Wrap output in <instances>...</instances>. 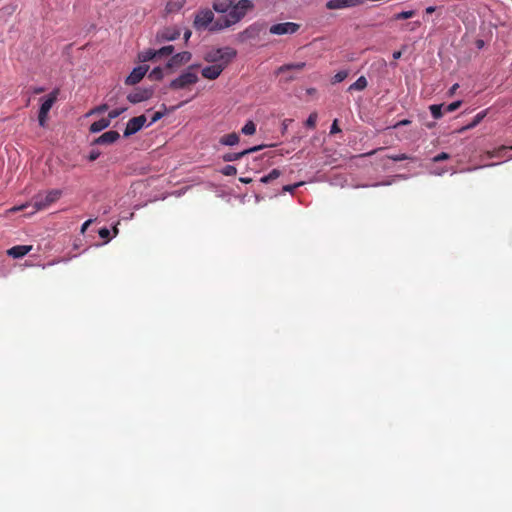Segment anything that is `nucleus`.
<instances>
[{
	"label": "nucleus",
	"mask_w": 512,
	"mask_h": 512,
	"mask_svg": "<svg viewBox=\"0 0 512 512\" xmlns=\"http://www.w3.org/2000/svg\"><path fill=\"white\" fill-rule=\"evenodd\" d=\"M252 8L251 0H239L236 4L231 5L228 14L217 18L214 29H225L238 23Z\"/></svg>",
	"instance_id": "obj_1"
},
{
	"label": "nucleus",
	"mask_w": 512,
	"mask_h": 512,
	"mask_svg": "<svg viewBox=\"0 0 512 512\" xmlns=\"http://www.w3.org/2000/svg\"><path fill=\"white\" fill-rule=\"evenodd\" d=\"M236 50L231 47H223L208 51L204 59L215 65H222L225 68L233 58L236 57Z\"/></svg>",
	"instance_id": "obj_2"
},
{
	"label": "nucleus",
	"mask_w": 512,
	"mask_h": 512,
	"mask_svg": "<svg viewBox=\"0 0 512 512\" xmlns=\"http://www.w3.org/2000/svg\"><path fill=\"white\" fill-rule=\"evenodd\" d=\"M217 19H214V14L210 9H203L196 13L193 26L197 31L208 30L210 32L221 31L222 29H214Z\"/></svg>",
	"instance_id": "obj_3"
},
{
	"label": "nucleus",
	"mask_w": 512,
	"mask_h": 512,
	"mask_svg": "<svg viewBox=\"0 0 512 512\" xmlns=\"http://www.w3.org/2000/svg\"><path fill=\"white\" fill-rule=\"evenodd\" d=\"M198 66L191 65L185 71H183L177 78L172 80L169 84V88L173 90L185 89L198 81V75L194 71Z\"/></svg>",
	"instance_id": "obj_4"
},
{
	"label": "nucleus",
	"mask_w": 512,
	"mask_h": 512,
	"mask_svg": "<svg viewBox=\"0 0 512 512\" xmlns=\"http://www.w3.org/2000/svg\"><path fill=\"white\" fill-rule=\"evenodd\" d=\"M61 194V190L54 189L46 193H40L36 195L33 200V206L35 210H43L49 207L52 203L56 202L60 198Z\"/></svg>",
	"instance_id": "obj_5"
},
{
	"label": "nucleus",
	"mask_w": 512,
	"mask_h": 512,
	"mask_svg": "<svg viewBox=\"0 0 512 512\" xmlns=\"http://www.w3.org/2000/svg\"><path fill=\"white\" fill-rule=\"evenodd\" d=\"M58 94L59 90L55 89L48 96L41 98L42 103L38 114V121L41 127H44L46 125L48 113L52 108L53 104L56 102Z\"/></svg>",
	"instance_id": "obj_6"
},
{
	"label": "nucleus",
	"mask_w": 512,
	"mask_h": 512,
	"mask_svg": "<svg viewBox=\"0 0 512 512\" xmlns=\"http://www.w3.org/2000/svg\"><path fill=\"white\" fill-rule=\"evenodd\" d=\"M300 29V25L294 22H283L273 24L269 32L273 35H292Z\"/></svg>",
	"instance_id": "obj_7"
},
{
	"label": "nucleus",
	"mask_w": 512,
	"mask_h": 512,
	"mask_svg": "<svg viewBox=\"0 0 512 512\" xmlns=\"http://www.w3.org/2000/svg\"><path fill=\"white\" fill-rule=\"evenodd\" d=\"M146 121H147V119H146L145 115H140V116L131 118L128 121L126 128L124 130V137H129V136L137 133L138 131H140L143 128V126L145 125Z\"/></svg>",
	"instance_id": "obj_8"
},
{
	"label": "nucleus",
	"mask_w": 512,
	"mask_h": 512,
	"mask_svg": "<svg viewBox=\"0 0 512 512\" xmlns=\"http://www.w3.org/2000/svg\"><path fill=\"white\" fill-rule=\"evenodd\" d=\"M365 0H329L326 8L329 10L345 9L363 4Z\"/></svg>",
	"instance_id": "obj_9"
},
{
	"label": "nucleus",
	"mask_w": 512,
	"mask_h": 512,
	"mask_svg": "<svg viewBox=\"0 0 512 512\" xmlns=\"http://www.w3.org/2000/svg\"><path fill=\"white\" fill-rule=\"evenodd\" d=\"M148 71V66L135 67L132 72L127 76L125 83L128 85H135L139 83Z\"/></svg>",
	"instance_id": "obj_10"
},
{
	"label": "nucleus",
	"mask_w": 512,
	"mask_h": 512,
	"mask_svg": "<svg viewBox=\"0 0 512 512\" xmlns=\"http://www.w3.org/2000/svg\"><path fill=\"white\" fill-rule=\"evenodd\" d=\"M180 36V29L177 27H166L157 33L159 41H172Z\"/></svg>",
	"instance_id": "obj_11"
},
{
	"label": "nucleus",
	"mask_w": 512,
	"mask_h": 512,
	"mask_svg": "<svg viewBox=\"0 0 512 512\" xmlns=\"http://www.w3.org/2000/svg\"><path fill=\"white\" fill-rule=\"evenodd\" d=\"M153 94V91L151 89H137L136 91L130 93L127 96V99L133 103H140L142 101H145L149 99Z\"/></svg>",
	"instance_id": "obj_12"
},
{
	"label": "nucleus",
	"mask_w": 512,
	"mask_h": 512,
	"mask_svg": "<svg viewBox=\"0 0 512 512\" xmlns=\"http://www.w3.org/2000/svg\"><path fill=\"white\" fill-rule=\"evenodd\" d=\"M263 146H254V147H251L249 149H245L241 152H230V153H226L222 156V159L225 161V162H233V161H237L239 159H241L243 156L247 155V154H250V153H253V152H256L260 149H262Z\"/></svg>",
	"instance_id": "obj_13"
},
{
	"label": "nucleus",
	"mask_w": 512,
	"mask_h": 512,
	"mask_svg": "<svg viewBox=\"0 0 512 512\" xmlns=\"http://www.w3.org/2000/svg\"><path fill=\"white\" fill-rule=\"evenodd\" d=\"M119 137L120 135L117 131L110 130L96 138L93 143L97 145H108L116 142Z\"/></svg>",
	"instance_id": "obj_14"
},
{
	"label": "nucleus",
	"mask_w": 512,
	"mask_h": 512,
	"mask_svg": "<svg viewBox=\"0 0 512 512\" xmlns=\"http://www.w3.org/2000/svg\"><path fill=\"white\" fill-rule=\"evenodd\" d=\"M224 69L222 65L212 64L211 66L204 67L201 73L204 78L215 80L221 75Z\"/></svg>",
	"instance_id": "obj_15"
},
{
	"label": "nucleus",
	"mask_w": 512,
	"mask_h": 512,
	"mask_svg": "<svg viewBox=\"0 0 512 512\" xmlns=\"http://www.w3.org/2000/svg\"><path fill=\"white\" fill-rule=\"evenodd\" d=\"M191 53L184 51L174 55L167 63V67H175L185 64L190 61Z\"/></svg>",
	"instance_id": "obj_16"
},
{
	"label": "nucleus",
	"mask_w": 512,
	"mask_h": 512,
	"mask_svg": "<svg viewBox=\"0 0 512 512\" xmlns=\"http://www.w3.org/2000/svg\"><path fill=\"white\" fill-rule=\"evenodd\" d=\"M32 250L31 245H17L8 249L7 254L13 258H22Z\"/></svg>",
	"instance_id": "obj_17"
},
{
	"label": "nucleus",
	"mask_w": 512,
	"mask_h": 512,
	"mask_svg": "<svg viewBox=\"0 0 512 512\" xmlns=\"http://www.w3.org/2000/svg\"><path fill=\"white\" fill-rule=\"evenodd\" d=\"M230 7L231 2L229 0H215L213 3L214 10L223 15L228 14Z\"/></svg>",
	"instance_id": "obj_18"
},
{
	"label": "nucleus",
	"mask_w": 512,
	"mask_h": 512,
	"mask_svg": "<svg viewBox=\"0 0 512 512\" xmlns=\"http://www.w3.org/2000/svg\"><path fill=\"white\" fill-rule=\"evenodd\" d=\"M240 141V137L237 133H230L222 136L219 139V143L225 146H234L238 144Z\"/></svg>",
	"instance_id": "obj_19"
},
{
	"label": "nucleus",
	"mask_w": 512,
	"mask_h": 512,
	"mask_svg": "<svg viewBox=\"0 0 512 512\" xmlns=\"http://www.w3.org/2000/svg\"><path fill=\"white\" fill-rule=\"evenodd\" d=\"M110 125V119L108 118H102L98 121H95L90 126V132L92 133H98L104 129H106Z\"/></svg>",
	"instance_id": "obj_20"
},
{
	"label": "nucleus",
	"mask_w": 512,
	"mask_h": 512,
	"mask_svg": "<svg viewBox=\"0 0 512 512\" xmlns=\"http://www.w3.org/2000/svg\"><path fill=\"white\" fill-rule=\"evenodd\" d=\"M367 85V79L364 76H360L354 83L349 86L348 91H362L367 87Z\"/></svg>",
	"instance_id": "obj_21"
},
{
	"label": "nucleus",
	"mask_w": 512,
	"mask_h": 512,
	"mask_svg": "<svg viewBox=\"0 0 512 512\" xmlns=\"http://www.w3.org/2000/svg\"><path fill=\"white\" fill-rule=\"evenodd\" d=\"M486 114H487L486 110L481 111L478 114H476L474 116L473 120L469 124H467L465 127H463L461 129V131L470 130V129H473L474 127H476L485 118Z\"/></svg>",
	"instance_id": "obj_22"
},
{
	"label": "nucleus",
	"mask_w": 512,
	"mask_h": 512,
	"mask_svg": "<svg viewBox=\"0 0 512 512\" xmlns=\"http://www.w3.org/2000/svg\"><path fill=\"white\" fill-rule=\"evenodd\" d=\"M281 175V172L279 169H272L267 175H264L263 177L260 178V182L261 183H264V184H268L274 180H276L277 178H279Z\"/></svg>",
	"instance_id": "obj_23"
},
{
	"label": "nucleus",
	"mask_w": 512,
	"mask_h": 512,
	"mask_svg": "<svg viewBox=\"0 0 512 512\" xmlns=\"http://www.w3.org/2000/svg\"><path fill=\"white\" fill-rule=\"evenodd\" d=\"M156 57H158L157 50H154V49H148L139 54V59L142 62L150 61Z\"/></svg>",
	"instance_id": "obj_24"
},
{
	"label": "nucleus",
	"mask_w": 512,
	"mask_h": 512,
	"mask_svg": "<svg viewBox=\"0 0 512 512\" xmlns=\"http://www.w3.org/2000/svg\"><path fill=\"white\" fill-rule=\"evenodd\" d=\"M184 4V1L183 0H173V1H169L166 5V11L168 13H171V12H174V11H177L179 9L182 8Z\"/></svg>",
	"instance_id": "obj_25"
},
{
	"label": "nucleus",
	"mask_w": 512,
	"mask_h": 512,
	"mask_svg": "<svg viewBox=\"0 0 512 512\" xmlns=\"http://www.w3.org/2000/svg\"><path fill=\"white\" fill-rule=\"evenodd\" d=\"M512 148H508V147H501L499 148L497 151H495L491 157H498V158H506V159H510L512 158V155H509L508 153L510 152Z\"/></svg>",
	"instance_id": "obj_26"
},
{
	"label": "nucleus",
	"mask_w": 512,
	"mask_h": 512,
	"mask_svg": "<svg viewBox=\"0 0 512 512\" xmlns=\"http://www.w3.org/2000/svg\"><path fill=\"white\" fill-rule=\"evenodd\" d=\"M443 105L442 104H433L429 107L430 112L435 119H440L443 116L442 112Z\"/></svg>",
	"instance_id": "obj_27"
},
{
	"label": "nucleus",
	"mask_w": 512,
	"mask_h": 512,
	"mask_svg": "<svg viewBox=\"0 0 512 512\" xmlns=\"http://www.w3.org/2000/svg\"><path fill=\"white\" fill-rule=\"evenodd\" d=\"M244 135H253L256 132V125L253 121H248L241 129Z\"/></svg>",
	"instance_id": "obj_28"
},
{
	"label": "nucleus",
	"mask_w": 512,
	"mask_h": 512,
	"mask_svg": "<svg viewBox=\"0 0 512 512\" xmlns=\"http://www.w3.org/2000/svg\"><path fill=\"white\" fill-rule=\"evenodd\" d=\"M150 80H160L163 78V69L161 67H155L149 74Z\"/></svg>",
	"instance_id": "obj_29"
},
{
	"label": "nucleus",
	"mask_w": 512,
	"mask_h": 512,
	"mask_svg": "<svg viewBox=\"0 0 512 512\" xmlns=\"http://www.w3.org/2000/svg\"><path fill=\"white\" fill-rule=\"evenodd\" d=\"M304 66H305L304 62H300V63H296V64H287V65L281 66L278 69V72L280 73V72H284V71L290 70V69L301 70L304 68Z\"/></svg>",
	"instance_id": "obj_30"
},
{
	"label": "nucleus",
	"mask_w": 512,
	"mask_h": 512,
	"mask_svg": "<svg viewBox=\"0 0 512 512\" xmlns=\"http://www.w3.org/2000/svg\"><path fill=\"white\" fill-rule=\"evenodd\" d=\"M414 15H415L414 10L402 11L400 13L395 14L394 19L395 20L409 19V18H412Z\"/></svg>",
	"instance_id": "obj_31"
},
{
	"label": "nucleus",
	"mask_w": 512,
	"mask_h": 512,
	"mask_svg": "<svg viewBox=\"0 0 512 512\" xmlns=\"http://www.w3.org/2000/svg\"><path fill=\"white\" fill-rule=\"evenodd\" d=\"M173 51H174V47L172 45L164 46L157 50V56H158V58L168 56V55L172 54Z\"/></svg>",
	"instance_id": "obj_32"
},
{
	"label": "nucleus",
	"mask_w": 512,
	"mask_h": 512,
	"mask_svg": "<svg viewBox=\"0 0 512 512\" xmlns=\"http://www.w3.org/2000/svg\"><path fill=\"white\" fill-rule=\"evenodd\" d=\"M221 173L225 176H234L237 173V168L233 165H226L222 168Z\"/></svg>",
	"instance_id": "obj_33"
},
{
	"label": "nucleus",
	"mask_w": 512,
	"mask_h": 512,
	"mask_svg": "<svg viewBox=\"0 0 512 512\" xmlns=\"http://www.w3.org/2000/svg\"><path fill=\"white\" fill-rule=\"evenodd\" d=\"M260 28H261V25L254 24V25L250 26L249 28H247L244 31V34L247 37H253L255 34H257L260 31Z\"/></svg>",
	"instance_id": "obj_34"
},
{
	"label": "nucleus",
	"mask_w": 512,
	"mask_h": 512,
	"mask_svg": "<svg viewBox=\"0 0 512 512\" xmlns=\"http://www.w3.org/2000/svg\"><path fill=\"white\" fill-rule=\"evenodd\" d=\"M108 110V105L107 104H102V105H99L95 108H93L88 114L87 116L89 115H94V114H101V113H104L105 111Z\"/></svg>",
	"instance_id": "obj_35"
},
{
	"label": "nucleus",
	"mask_w": 512,
	"mask_h": 512,
	"mask_svg": "<svg viewBox=\"0 0 512 512\" xmlns=\"http://www.w3.org/2000/svg\"><path fill=\"white\" fill-rule=\"evenodd\" d=\"M348 76V72L345 71V70H342V71H339L337 72L334 77H333V82L334 83H340L342 82L344 79H346V77Z\"/></svg>",
	"instance_id": "obj_36"
},
{
	"label": "nucleus",
	"mask_w": 512,
	"mask_h": 512,
	"mask_svg": "<svg viewBox=\"0 0 512 512\" xmlns=\"http://www.w3.org/2000/svg\"><path fill=\"white\" fill-rule=\"evenodd\" d=\"M126 110V108H117V109H113L109 112L108 114V119H110V121L112 119H115L117 118L118 116H120L124 111Z\"/></svg>",
	"instance_id": "obj_37"
},
{
	"label": "nucleus",
	"mask_w": 512,
	"mask_h": 512,
	"mask_svg": "<svg viewBox=\"0 0 512 512\" xmlns=\"http://www.w3.org/2000/svg\"><path fill=\"white\" fill-rule=\"evenodd\" d=\"M388 159H391L393 161L398 162V161L408 160V159H411V158L408 155L404 154V153H400V154L389 155Z\"/></svg>",
	"instance_id": "obj_38"
},
{
	"label": "nucleus",
	"mask_w": 512,
	"mask_h": 512,
	"mask_svg": "<svg viewBox=\"0 0 512 512\" xmlns=\"http://www.w3.org/2000/svg\"><path fill=\"white\" fill-rule=\"evenodd\" d=\"M316 121H317V114L316 113H311L309 115V117L307 118L305 124H306L307 127L313 128L316 125Z\"/></svg>",
	"instance_id": "obj_39"
},
{
	"label": "nucleus",
	"mask_w": 512,
	"mask_h": 512,
	"mask_svg": "<svg viewBox=\"0 0 512 512\" xmlns=\"http://www.w3.org/2000/svg\"><path fill=\"white\" fill-rule=\"evenodd\" d=\"M98 233H99V236H100L101 238L106 239L105 243H107V242L111 239V237H110V233H111V232H110V230H109L108 228H106V227L101 228V229L99 230V232H98Z\"/></svg>",
	"instance_id": "obj_40"
},
{
	"label": "nucleus",
	"mask_w": 512,
	"mask_h": 512,
	"mask_svg": "<svg viewBox=\"0 0 512 512\" xmlns=\"http://www.w3.org/2000/svg\"><path fill=\"white\" fill-rule=\"evenodd\" d=\"M450 158V155L446 152H442L438 155H436L435 157L432 158V161L434 163L436 162H441V161H444V160H448Z\"/></svg>",
	"instance_id": "obj_41"
},
{
	"label": "nucleus",
	"mask_w": 512,
	"mask_h": 512,
	"mask_svg": "<svg viewBox=\"0 0 512 512\" xmlns=\"http://www.w3.org/2000/svg\"><path fill=\"white\" fill-rule=\"evenodd\" d=\"M461 106V101H455L445 107L446 112H453Z\"/></svg>",
	"instance_id": "obj_42"
},
{
	"label": "nucleus",
	"mask_w": 512,
	"mask_h": 512,
	"mask_svg": "<svg viewBox=\"0 0 512 512\" xmlns=\"http://www.w3.org/2000/svg\"><path fill=\"white\" fill-rule=\"evenodd\" d=\"M301 185H303V182H298V183H295L293 185H285L283 187V191H285V192H293L297 187H300Z\"/></svg>",
	"instance_id": "obj_43"
},
{
	"label": "nucleus",
	"mask_w": 512,
	"mask_h": 512,
	"mask_svg": "<svg viewBox=\"0 0 512 512\" xmlns=\"http://www.w3.org/2000/svg\"><path fill=\"white\" fill-rule=\"evenodd\" d=\"M447 171L448 170L446 168H431L430 169V174L436 175V176H441V175H443Z\"/></svg>",
	"instance_id": "obj_44"
},
{
	"label": "nucleus",
	"mask_w": 512,
	"mask_h": 512,
	"mask_svg": "<svg viewBox=\"0 0 512 512\" xmlns=\"http://www.w3.org/2000/svg\"><path fill=\"white\" fill-rule=\"evenodd\" d=\"M163 115L164 114L162 112H159V111L155 112L151 118L149 125L154 124L155 122L160 120L163 117Z\"/></svg>",
	"instance_id": "obj_45"
},
{
	"label": "nucleus",
	"mask_w": 512,
	"mask_h": 512,
	"mask_svg": "<svg viewBox=\"0 0 512 512\" xmlns=\"http://www.w3.org/2000/svg\"><path fill=\"white\" fill-rule=\"evenodd\" d=\"M100 156V152L98 150H92L88 156L90 161H95Z\"/></svg>",
	"instance_id": "obj_46"
},
{
	"label": "nucleus",
	"mask_w": 512,
	"mask_h": 512,
	"mask_svg": "<svg viewBox=\"0 0 512 512\" xmlns=\"http://www.w3.org/2000/svg\"><path fill=\"white\" fill-rule=\"evenodd\" d=\"M339 131H340V129H339L338 125H337V120H334V122H333V124L331 125V128H330V133L331 134H335V133H337Z\"/></svg>",
	"instance_id": "obj_47"
},
{
	"label": "nucleus",
	"mask_w": 512,
	"mask_h": 512,
	"mask_svg": "<svg viewBox=\"0 0 512 512\" xmlns=\"http://www.w3.org/2000/svg\"><path fill=\"white\" fill-rule=\"evenodd\" d=\"M92 219H89L87 221H85L83 224H82V227H81V232L84 233L86 231V229L90 226V224L92 223Z\"/></svg>",
	"instance_id": "obj_48"
},
{
	"label": "nucleus",
	"mask_w": 512,
	"mask_h": 512,
	"mask_svg": "<svg viewBox=\"0 0 512 512\" xmlns=\"http://www.w3.org/2000/svg\"><path fill=\"white\" fill-rule=\"evenodd\" d=\"M239 181L242 182V183L248 184V183H250L252 181V179L251 178H246V177H240Z\"/></svg>",
	"instance_id": "obj_49"
},
{
	"label": "nucleus",
	"mask_w": 512,
	"mask_h": 512,
	"mask_svg": "<svg viewBox=\"0 0 512 512\" xmlns=\"http://www.w3.org/2000/svg\"><path fill=\"white\" fill-rule=\"evenodd\" d=\"M44 91V88L43 87H35L33 89V93L34 94H39V93H42Z\"/></svg>",
	"instance_id": "obj_50"
},
{
	"label": "nucleus",
	"mask_w": 512,
	"mask_h": 512,
	"mask_svg": "<svg viewBox=\"0 0 512 512\" xmlns=\"http://www.w3.org/2000/svg\"><path fill=\"white\" fill-rule=\"evenodd\" d=\"M408 124H410V121L405 119V120H401L400 122H398L396 126H404V125H408Z\"/></svg>",
	"instance_id": "obj_51"
},
{
	"label": "nucleus",
	"mask_w": 512,
	"mask_h": 512,
	"mask_svg": "<svg viewBox=\"0 0 512 512\" xmlns=\"http://www.w3.org/2000/svg\"><path fill=\"white\" fill-rule=\"evenodd\" d=\"M191 31L190 30H186L185 33H184V39L185 41H188L189 38L191 37Z\"/></svg>",
	"instance_id": "obj_52"
},
{
	"label": "nucleus",
	"mask_w": 512,
	"mask_h": 512,
	"mask_svg": "<svg viewBox=\"0 0 512 512\" xmlns=\"http://www.w3.org/2000/svg\"><path fill=\"white\" fill-rule=\"evenodd\" d=\"M401 55H402L401 51H395L392 56L395 60H397L401 57Z\"/></svg>",
	"instance_id": "obj_53"
},
{
	"label": "nucleus",
	"mask_w": 512,
	"mask_h": 512,
	"mask_svg": "<svg viewBox=\"0 0 512 512\" xmlns=\"http://www.w3.org/2000/svg\"><path fill=\"white\" fill-rule=\"evenodd\" d=\"M436 10L434 6H429L426 8V13L430 14L433 13Z\"/></svg>",
	"instance_id": "obj_54"
},
{
	"label": "nucleus",
	"mask_w": 512,
	"mask_h": 512,
	"mask_svg": "<svg viewBox=\"0 0 512 512\" xmlns=\"http://www.w3.org/2000/svg\"><path fill=\"white\" fill-rule=\"evenodd\" d=\"M457 88H458V84H454V85L451 87V89H450V94H453V93L456 91V89H457Z\"/></svg>",
	"instance_id": "obj_55"
},
{
	"label": "nucleus",
	"mask_w": 512,
	"mask_h": 512,
	"mask_svg": "<svg viewBox=\"0 0 512 512\" xmlns=\"http://www.w3.org/2000/svg\"><path fill=\"white\" fill-rule=\"evenodd\" d=\"M419 26H420V22L419 21L414 22L413 26L411 27V30H414L416 27H419Z\"/></svg>",
	"instance_id": "obj_56"
},
{
	"label": "nucleus",
	"mask_w": 512,
	"mask_h": 512,
	"mask_svg": "<svg viewBox=\"0 0 512 512\" xmlns=\"http://www.w3.org/2000/svg\"><path fill=\"white\" fill-rule=\"evenodd\" d=\"M119 230L117 228V226H114L113 227V236L115 237L117 234H118Z\"/></svg>",
	"instance_id": "obj_57"
},
{
	"label": "nucleus",
	"mask_w": 512,
	"mask_h": 512,
	"mask_svg": "<svg viewBox=\"0 0 512 512\" xmlns=\"http://www.w3.org/2000/svg\"><path fill=\"white\" fill-rule=\"evenodd\" d=\"M24 208V206H18V207H14L12 209V211H19V210H22Z\"/></svg>",
	"instance_id": "obj_58"
},
{
	"label": "nucleus",
	"mask_w": 512,
	"mask_h": 512,
	"mask_svg": "<svg viewBox=\"0 0 512 512\" xmlns=\"http://www.w3.org/2000/svg\"><path fill=\"white\" fill-rule=\"evenodd\" d=\"M427 127H428V128H432V127H434V123H429V124H427Z\"/></svg>",
	"instance_id": "obj_59"
},
{
	"label": "nucleus",
	"mask_w": 512,
	"mask_h": 512,
	"mask_svg": "<svg viewBox=\"0 0 512 512\" xmlns=\"http://www.w3.org/2000/svg\"><path fill=\"white\" fill-rule=\"evenodd\" d=\"M108 212H109V208H105L104 211H103L104 214H106Z\"/></svg>",
	"instance_id": "obj_60"
}]
</instances>
